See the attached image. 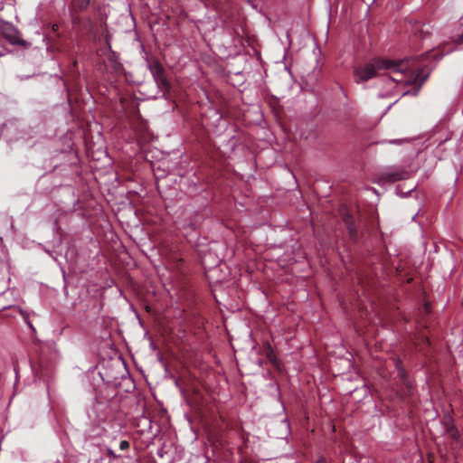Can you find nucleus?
Returning a JSON list of instances; mask_svg holds the SVG:
<instances>
[{
    "label": "nucleus",
    "instance_id": "1",
    "mask_svg": "<svg viewBox=\"0 0 463 463\" xmlns=\"http://www.w3.org/2000/svg\"><path fill=\"white\" fill-rule=\"evenodd\" d=\"M378 71H387L393 81H405L407 85L413 86L414 96L418 95L428 78V74H424L422 69H415L411 58L404 60L376 58L371 63L354 68L356 82L366 81L375 77Z\"/></svg>",
    "mask_w": 463,
    "mask_h": 463
},
{
    "label": "nucleus",
    "instance_id": "2",
    "mask_svg": "<svg viewBox=\"0 0 463 463\" xmlns=\"http://www.w3.org/2000/svg\"><path fill=\"white\" fill-rule=\"evenodd\" d=\"M411 177V172L404 167L393 166L385 172L380 173L376 177V183L379 184L395 183L401 180H406Z\"/></svg>",
    "mask_w": 463,
    "mask_h": 463
},
{
    "label": "nucleus",
    "instance_id": "3",
    "mask_svg": "<svg viewBox=\"0 0 463 463\" xmlns=\"http://www.w3.org/2000/svg\"><path fill=\"white\" fill-rule=\"evenodd\" d=\"M344 222L348 232L350 239L356 242L359 240L358 232L354 224V218L351 215H346L344 218Z\"/></svg>",
    "mask_w": 463,
    "mask_h": 463
},
{
    "label": "nucleus",
    "instance_id": "4",
    "mask_svg": "<svg viewBox=\"0 0 463 463\" xmlns=\"http://www.w3.org/2000/svg\"><path fill=\"white\" fill-rule=\"evenodd\" d=\"M150 71L155 80L165 76V69L158 61H156L151 64Z\"/></svg>",
    "mask_w": 463,
    "mask_h": 463
},
{
    "label": "nucleus",
    "instance_id": "5",
    "mask_svg": "<svg viewBox=\"0 0 463 463\" xmlns=\"http://www.w3.org/2000/svg\"><path fill=\"white\" fill-rule=\"evenodd\" d=\"M445 430L447 434L452 438L453 439H458V430L456 426L453 424L450 419H448L445 421Z\"/></svg>",
    "mask_w": 463,
    "mask_h": 463
},
{
    "label": "nucleus",
    "instance_id": "6",
    "mask_svg": "<svg viewBox=\"0 0 463 463\" xmlns=\"http://www.w3.org/2000/svg\"><path fill=\"white\" fill-rule=\"evenodd\" d=\"M108 62L109 64L105 63V67L108 68V66L109 65L111 67V69L115 71V72H118L121 70V64L117 61L116 57L114 56L113 53H109L108 55Z\"/></svg>",
    "mask_w": 463,
    "mask_h": 463
},
{
    "label": "nucleus",
    "instance_id": "7",
    "mask_svg": "<svg viewBox=\"0 0 463 463\" xmlns=\"http://www.w3.org/2000/svg\"><path fill=\"white\" fill-rule=\"evenodd\" d=\"M5 35V38L12 44H22V42L19 37L16 35L15 33H4Z\"/></svg>",
    "mask_w": 463,
    "mask_h": 463
},
{
    "label": "nucleus",
    "instance_id": "8",
    "mask_svg": "<svg viewBox=\"0 0 463 463\" xmlns=\"http://www.w3.org/2000/svg\"><path fill=\"white\" fill-rule=\"evenodd\" d=\"M77 67H78V61L76 60H73L71 65L69 68V73L72 79H76L79 76V71H78Z\"/></svg>",
    "mask_w": 463,
    "mask_h": 463
},
{
    "label": "nucleus",
    "instance_id": "9",
    "mask_svg": "<svg viewBox=\"0 0 463 463\" xmlns=\"http://www.w3.org/2000/svg\"><path fill=\"white\" fill-rule=\"evenodd\" d=\"M156 84L158 85V87L160 88H163L165 89V90H169L170 89V83L169 81L167 80L165 75L163 76L162 78H159L158 80H156Z\"/></svg>",
    "mask_w": 463,
    "mask_h": 463
},
{
    "label": "nucleus",
    "instance_id": "10",
    "mask_svg": "<svg viewBox=\"0 0 463 463\" xmlns=\"http://www.w3.org/2000/svg\"><path fill=\"white\" fill-rule=\"evenodd\" d=\"M90 5V0H75V6L80 10H86Z\"/></svg>",
    "mask_w": 463,
    "mask_h": 463
},
{
    "label": "nucleus",
    "instance_id": "11",
    "mask_svg": "<svg viewBox=\"0 0 463 463\" xmlns=\"http://www.w3.org/2000/svg\"><path fill=\"white\" fill-rule=\"evenodd\" d=\"M129 442L128 440H121L120 443H119V449L121 450H126L128 449H129Z\"/></svg>",
    "mask_w": 463,
    "mask_h": 463
},
{
    "label": "nucleus",
    "instance_id": "12",
    "mask_svg": "<svg viewBox=\"0 0 463 463\" xmlns=\"http://www.w3.org/2000/svg\"><path fill=\"white\" fill-rule=\"evenodd\" d=\"M85 30L88 33H90L93 30V23L90 20L86 22Z\"/></svg>",
    "mask_w": 463,
    "mask_h": 463
},
{
    "label": "nucleus",
    "instance_id": "13",
    "mask_svg": "<svg viewBox=\"0 0 463 463\" xmlns=\"http://www.w3.org/2000/svg\"><path fill=\"white\" fill-rule=\"evenodd\" d=\"M424 27H425V24H419V28H417V31H418L420 34H424V33L428 34V33H429V32H428V30H427V29L425 30V29H424Z\"/></svg>",
    "mask_w": 463,
    "mask_h": 463
},
{
    "label": "nucleus",
    "instance_id": "14",
    "mask_svg": "<svg viewBox=\"0 0 463 463\" xmlns=\"http://www.w3.org/2000/svg\"><path fill=\"white\" fill-rule=\"evenodd\" d=\"M455 43H456V44L463 43V33L457 37V39L455 40Z\"/></svg>",
    "mask_w": 463,
    "mask_h": 463
},
{
    "label": "nucleus",
    "instance_id": "15",
    "mask_svg": "<svg viewBox=\"0 0 463 463\" xmlns=\"http://www.w3.org/2000/svg\"><path fill=\"white\" fill-rule=\"evenodd\" d=\"M107 454L109 457H111V458H118V456L114 453V451L112 449H108L107 450Z\"/></svg>",
    "mask_w": 463,
    "mask_h": 463
},
{
    "label": "nucleus",
    "instance_id": "16",
    "mask_svg": "<svg viewBox=\"0 0 463 463\" xmlns=\"http://www.w3.org/2000/svg\"><path fill=\"white\" fill-rule=\"evenodd\" d=\"M424 311L426 314L430 313V304H428V303L424 304Z\"/></svg>",
    "mask_w": 463,
    "mask_h": 463
},
{
    "label": "nucleus",
    "instance_id": "17",
    "mask_svg": "<svg viewBox=\"0 0 463 463\" xmlns=\"http://www.w3.org/2000/svg\"><path fill=\"white\" fill-rule=\"evenodd\" d=\"M72 22H73L74 26H77L79 24V23H80L79 17L73 16L72 17Z\"/></svg>",
    "mask_w": 463,
    "mask_h": 463
},
{
    "label": "nucleus",
    "instance_id": "18",
    "mask_svg": "<svg viewBox=\"0 0 463 463\" xmlns=\"http://www.w3.org/2000/svg\"><path fill=\"white\" fill-rule=\"evenodd\" d=\"M317 463H327V462H326V459L324 457H320L317 459Z\"/></svg>",
    "mask_w": 463,
    "mask_h": 463
},
{
    "label": "nucleus",
    "instance_id": "19",
    "mask_svg": "<svg viewBox=\"0 0 463 463\" xmlns=\"http://www.w3.org/2000/svg\"><path fill=\"white\" fill-rule=\"evenodd\" d=\"M182 263H183V259H178L177 262H176V267L179 268Z\"/></svg>",
    "mask_w": 463,
    "mask_h": 463
},
{
    "label": "nucleus",
    "instance_id": "20",
    "mask_svg": "<svg viewBox=\"0 0 463 463\" xmlns=\"http://www.w3.org/2000/svg\"><path fill=\"white\" fill-rule=\"evenodd\" d=\"M423 341L427 344V345H430V341H429V338L427 336H424L423 337Z\"/></svg>",
    "mask_w": 463,
    "mask_h": 463
},
{
    "label": "nucleus",
    "instance_id": "21",
    "mask_svg": "<svg viewBox=\"0 0 463 463\" xmlns=\"http://www.w3.org/2000/svg\"><path fill=\"white\" fill-rule=\"evenodd\" d=\"M58 30V25L57 24H53L52 25V31H57Z\"/></svg>",
    "mask_w": 463,
    "mask_h": 463
},
{
    "label": "nucleus",
    "instance_id": "22",
    "mask_svg": "<svg viewBox=\"0 0 463 463\" xmlns=\"http://www.w3.org/2000/svg\"><path fill=\"white\" fill-rule=\"evenodd\" d=\"M2 242V237H0V243Z\"/></svg>",
    "mask_w": 463,
    "mask_h": 463
},
{
    "label": "nucleus",
    "instance_id": "23",
    "mask_svg": "<svg viewBox=\"0 0 463 463\" xmlns=\"http://www.w3.org/2000/svg\"><path fill=\"white\" fill-rule=\"evenodd\" d=\"M1 9H2V8L0 7V10H1Z\"/></svg>",
    "mask_w": 463,
    "mask_h": 463
}]
</instances>
